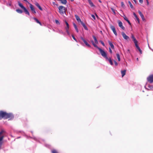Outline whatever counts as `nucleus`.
Instances as JSON below:
<instances>
[{
  "instance_id": "1",
  "label": "nucleus",
  "mask_w": 153,
  "mask_h": 153,
  "mask_svg": "<svg viewBox=\"0 0 153 153\" xmlns=\"http://www.w3.org/2000/svg\"><path fill=\"white\" fill-rule=\"evenodd\" d=\"M13 117V115L11 114L7 113L2 111H0V120L3 118L4 119H7L9 118L12 119Z\"/></svg>"
},
{
  "instance_id": "2",
  "label": "nucleus",
  "mask_w": 153,
  "mask_h": 153,
  "mask_svg": "<svg viewBox=\"0 0 153 153\" xmlns=\"http://www.w3.org/2000/svg\"><path fill=\"white\" fill-rule=\"evenodd\" d=\"M131 38L132 39L134 43L135 46L137 49L139 51L140 53L142 54V51L137 44L138 42L133 34H131Z\"/></svg>"
},
{
  "instance_id": "3",
  "label": "nucleus",
  "mask_w": 153,
  "mask_h": 153,
  "mask_svg": "<svg viewBox=\"0 0 153 153\" xmlns=\"http://www.w3.org/2000/svg\"><path fill=\"white\" fill-rule=\"evenodd\" d=\"M59 12L61 15H63L65 13L66 9L65 7L61 6L58 7Z\"/></svg>"
},
{
  "instance_id": "4",
  "label": "nucleus",
  "mask_w": 153,
  "mask_h": 153,
  "mask_svg": "<svg viewBox=\"0 0 153 153\" xmlns=\"http://www.w3.org/2000/svg\"><path fill=\"white\" fill-rule=\"evenodd\" d=\"M98 50L100 51L102 56L105 58L106 60H108V58L106 53L100 48H98Z\"/></svg>"
},
{
  "instance_id": "5",
  "label": "nucleus",
  "mask_w": 153,
  "mask_h": 153,
  "mask_svg": "<svg viewBox=\"0 0 153 153\" xmlns=\"http://www.w3.org/2000/svg\"><path fill=\"white\" fill-rule=\"evenodd\" d=\"M18 5L22 9L24 10V12L26 14L28 15H30V13L27 10L25 7L19 1L18 2Z\"/></svg>"
},
{
  "instance_id": "6",
  "label": "nucleus",
  "mask_w": 153,
  "mask_h": 153,
  "mask_svg": "<svg viewBox=\"0 0 153 153\" xmlns=\"http://www.w3.org/2000/svg\"><path fill=\"white\" fill-rule=\"evenodd\" d=\"M148 81L150 83L153 82V74L150 75L147 78Z\"/></svg>"
},
{
  "instance_id": "7",
  "label": "nucleus",
  "mask_w": 153,
  "mask_h": 153,
  "mask_svg": "<svg viewBox=\"0 0 153 153\" xmlns=\"http://www.w3.org/2000/svg\"><path fill=\"white\" fill-rule=\"evenodd\" d=\"M119 26L123 30H124L125 27L123 25V23L120 20H119L118 22Z\"/></svg>"
},
{
  "instance_id": "8",
  "label": "nucleus",
  "mask_w": 153,
  "mask_h": 153,
  "mask_svg": "<svg viewBox=\"0 0 153 153\" xmlns=\"http://www.w3.org/2000/svg\"><path fill=\"white\" fill-rule=\"evenodd\" d=\"M30 4V10H31V11L33 13H36V11L35 10V9L34 7L31 4Z\"/></svg>"
},
{
  "instance_id": "9",
  "label": "nucleus",
  "mask_w": 153,
  "mask_h": 153,
  "mask_svg": "<svg viewBox=\"0 0 153 153\" xmlns=\"http://www.w3.org/2000/svg\"><path fill=\"white\" fill-rule=\"evenodd\" d=\"M110 27L111 30L113 31V33H114L115 35L117 36V33L115 30V29L114 27L113 26H111Z\"/></svg>"
},
{
  "instance_id": "10",
  "label": "nucleus",
  "mask_w": 153,
  "mask_h": 153,
  "mask_svg": "<svg viewBox=\"0 0 153 153\" xmlns=\"http://www.w3.org/2000/svg\"><path fill=\"white\" fill-rule=\"evenodd\" d=\"M138 12L140 14V16H141V18L142 19L143 21H145V19L144 17V16L142 13L141 12V11L140 10H139L138 11Z\"/></svg>"
},
{
  "instance_id": "11",
  "label": "nucleus",
  "mask_w": 153,
  "mask_h": 153,
  "mask_svg": "<svg viewBox=\"0 0 153 153\" xmlns=\"http://www.w3.org/2000/svg\"><path fill=\"white\" fill-rule=\"evenodd\" d=\"M122 35L123 37V38L125 39H129V37L127 36L125 33L123 32L122 33Z\"/></svg>"
},
{
  "instance_id": "12",
  "label": "nucleus",
  "mask_w": 153,
  "mask_h": 153,
  "mask_svg": "<svg viewBox=\"0 0 153 153\" xmlns=\"http://www.w3.org/2000/svg\"><path fill=\"white\" fill-rule=\"evenodd\" d=\"M75 17L76 20H77V21L78 22H82V21H81V19H80V18H79V17L77 15H75Z\"/></svg>"
},
{
  "instance_id": "13",
  "label": "nucleus",
  "mask_w": 153,
  "mask_h": 153,
  "mask_svg": "<svg viewBox=\"0 0 153 153\" xmlns=\"http://www.w3.org/2000/svg\"><path fill=\"white\" fill-rule=\"evenodd\" d=\"M108 42L111 48L112 49H114V47L113 44L110 41H108Z\"/></svg>"
},
{
  "instance_id": "14",
  "label": "nucleus",
  "mask_w": 153,
  "mask_h": 153,
  "mask_svg": "<svg viewBox=\"0 0 153 153\" xmlns=\"http://www.w3.org/2000/svg\"><path fill=\"white\" fill-rule=\"evenodd\" d=\"M65 24L66 25V26L65 27V29L66 30H69V24L66 21H65Z\"/></svg>"
},
{
  "instance_id": "15",
  "label": "nucleus",
  "mask_w": 153,
  "mask_h": 153,
  "mask_svg": "<svg viewBox=\"0 0 153 153\" xmlns=\"http://www.w3.org/2000/svg\"><path fill=\"white\" fill-rule=\"evenodd\" d=\"M81 24L83 26V27L85 28V30H87L88 28H87V26H86V25H85V24L82 22H81Z\"/></svg>"
},
{
  "instance_id": "16",
  "label": "nucleus",
  "mask_w": 153,
  "mask_h": 153,
  "mask_svg": "<svg viewBox=\"0 0 153 153\" xmlns=\"http://www.w3.org/2000/svg\"><path fill=\"white\" fill-rule=\"evenodd\" d=\"M33 19L37 23L41 25H42L41 23L36 18H33Z\"/></svg>"
},
{
  "instance_id": "17",
  "label": "nucleus",
  "mask_w": 153,
  "mask_h": 153,
  "mask_svg": "<svg viewBox=\"0 0 153 153\" xmlns=\"http://www.w3.org/2000/svg\"><path fill=\"white\" fill-rule=\"evenodd\" d=\"M126 72V70H124L123 71H121V73L122 74V76L123 77L125 74Z\"/></svg>"
},
{
  "instance_id": "18",
  "label": "nucleus",
  "mask_w": 153,
  "mask_h": 153,
  "mask_svg": "<svg viewBox=\"0 0 153 153\" xmlns=\"http://www.w3.org/2000/svg\"><path fill=\"white\" fill-rule=\"evenodd\" d=\"M36 5L38 7V8L41 10H42V9L41 6H40L39 4L38 3H36Z\"/></svg>"
},
{
  "instance_id": "19",
  "label": "nucleus",
  "mask_w": 153,
  "mask_h": 153,
  "mask_svg": "<svg viewBox=\"0 0 153 153\" xmlns=\"http://www.w3.org/2000/svg\"><path fill=\"white\" fill-rule=\"evenodd\" d=\"M84 42L85 44V45L88 47L89 48L91 47L90 45L86 41V40L84 41Z\"/></svg>"
},
{
  "instance_id": "20",
  "label": "nucleus",
  "mask_w": 153,
  "mask_h": 153,
  "mask_svg": "<svg viewBox=\"0 0 153 153\" xmlns=\"http://www.w3.org/2000/svg\"><path fill=\"white\" fill-rule=\"evenodd\" d=\"M16 11L19 13H23V11L22 10L19 9L16 10Z\"/></svg>"
},
{
  "instance_id": "21",
  "label": "nucleus",
  "mask_w": 153,
  "mask_h": 153,
  "mask_svg": "<svg viewBox=\"0 0 153 153\" xmlns=\"http://www.w3.org/2000/svg\"><path fill=\"white\" fill-rule=\"evenodd\" d=\"M88 1L90 5V6L91 7L94 6V5L93 3H92V2L91 1V0H88Z\"/></svg>"
},
{
  "instance_id": "22",
  "label": "nucleus",
  "mask_w": 153,
  "mask_h": 153,
  "mask_svg": "<svg viewBox=\"0 0 153 153\" xmlns=\"http://www.w3.org/2000/svg\"><path fill=\"white\" fill-rule=\"evenodd\" d=\"M93 37L95 43L96 44H98V41H97L96 37L95 36H93Z\"/></svg>"
},
{
  "instance_id": "23",
  "label": "nucleus",
  "mask_w": 153,
  "mask_h": 153,
  "mask_svg": "<svg viewBox=\"0 0 153 153\" xmlns=\"http://www.w3.org/2000/svg\"><path fill=\"white\" fill-rule=\"evenodd\" d=\"M107 60H108L109 61L111 65H113V62L111 60V59L110 58L109 59L108 58V59Z\"/></svg>"
},
{
  "instance_id": "24",
  "label": "nucleus",
  "mask_w": 153,
  "mask_h": 153,
  "mask_svg": "<svg viewBox=\"0 0 153 153\" xmlns=\"http://www.w3.org/2000/svg\"><path fill=\"white\" fill-rule=\"evenodd\" d=\"M116 56H117V57L118 59V61H120V57L119 54L118 53H117L116 54Z\"/></svg>"
},
{
  "instance_id": "25",
  "label": "nucleus",
  "mask_w": 153,
  "mask_h": 153,
  "mask_svg": "<svg viewBox=\"0 0 153 153\" xmlns=\"http://www.w3.org/2000/svg\"><path fill=\"white\" fill-rule=\"evenodd\" d=\"M128 3L130 5V7L131 8H133V6L132 5V4H131V2L130 1H128Z\"/></svg>"
},
{
  "instance_id": "26",
  "label": "nucleus",
  "mask_w": 153,
  "mask_h": 153,
  "mask_svg": "<svg viewBox=\"0 0 153 153\" xmlns=\"http://www.w3.org/2000/svg\"><path fill=\"white\" fill-rule=\"evenodd\" d=\"M11 3L10 1H9L7 3V4L6 5L8 6H11Z\"/></svg>"
},
{
  "instance_id": "27",
  "label": "nucleus",
  "mask_w": 153,
  "mask_h": 153,
  "mask_svg": "<svg viewBox=\"0 0 153 153\" xmlns=\"http://www.w3.org/2000/svg\"><path fill=\"white\" fill-rule=\"evenodd\" d=\"M93 45H94V46L95 47H96V48H97L98 49V48H99L94 43V42H93Z\"/></svg>"
},
{
  "instance_id": "28",
  "label": "nucleus",
  "mask_w": 153,
  "mask_h": 153,
  "mask_svg": "<svg viewBox=\"0 0 153 153\" xmlns=\"http://www.w3.org/2000/svg\"><path fill=\"white\" fill-rule=\"evenodd\" d=\"M52 153H58L57 151L55 150H53L52 151Z\"/></svg>"
},
{
  "instance_id": "29",
  "label": "nucleus",
  "mask_w": 153,
  "mask_h": 153,
  "mask_svg": "<svg viewBox=\"0 0 153 153\" xmlns=\"http://www.w3.org/2000/svg\"><path fill=\"white\" fill-rule=\"evenodd\" d=\"M55 22L57 24V25H60V23L57 20H55Z\"/></svg>"
},
{
  "instance_id": "30",
  "label": "nucleus",
  "mask_w": 153,
  "mask_h": 153,
  "mask_svg": "<svg viewBox=\"0 0 153 153\" xmlns=\"http://www.w3.org/2000/svg\"><path fill=\"white\" fill-rule=\"evenodd\" d=\"M135 18H136V20L139 23L140 22V21H139V19L138 18V17H137V16L136 15V17H135Z\"/></svg>"
},
{
  "instance_id": "31",
  "label": "nucleus",
  "mask_w": 153,
  "mask_h": 153,
  "mask_svg": "<svg viewBox=\"0 0 153 153\" xmlns=\"http://www.w3.org/2000/svg\"><path fill=\"white\" fill-rule=\"evenodd\" d=\"M111 9L112 11V12H113L114 13V14H116V13H115V10L114 9L112 8H111Z\"/></svg>"
},
{
  "instance_id": "32",
  "label": "nucleus",
  "mask_w": 153,
  "mask_h": 153,
  "mask_svg": "<svg viewBox=\"0 0 153 153\" xmlns=\"http://www.w3.org/2000/svg\"><path fill=\"white\" fill-rule=\"evenodd\" d=\"M124 19L126 20V21H127L128 20V19L125 16H124L123 17Z\"/></svg>"
},
{
  "instance_id": "33",
  "label": "nucleus",
  "mask_w": 153,
  "mask_h": 153,
  "mask_svg": "<svg viewBox=\"0 0 153 153\" xmlns=\"http://www.w3.org/2000/svg\"><path fill=\"white\" fill-rule=\"evenodd\" d=\"M66 30L67 34L69 36L70 35V33L69 31V30Z\"/></svg>"
},
{
  "instance_id": "34",
  "label": "nucleus",
  "mask_w": 153,
  "mask_h": 153,
  "mask_svg": "<svg viewBox=\"0 0 153 153\" xmlns=\"http://www.w3.org/2000/svg\"><path fill=\"white\" fill-rule=\"evenodd\" d=\"M100 42L103 46H105V45L104 42L102 41L101 40L100 41Z\"/></svg>"
},
{
  "instance_id": "35",
  "label": "nucleus",
  "mask_w": 153,
  "mask_h": 153,
  "mask_svg": "<svg viewBox=\"0 0 153 153\" xmlns=\"http://www.w3.org/2000/svg\"><path fill=\"white\" fill-rule=\"evenodd\" d=\"M121 6L122 7H124L125 5L124 4V3L123 2H121Z\"/></svg>"
},
{
  "instance_id": "36",
  "label": "nucleus",
  "mask_w": 153,
  "mask_h": 153,
  "mask_svg": "<svg viewBox=\"0 0 153 153\" xmlns=\"http://www.w3.org/2000/svg\"><path fill=\"white\" fill-rule=\"evenodd\" d=\"M91 17L94 19V20H95L96 18L94 15H91Z\"/></svg>"
},
{
  "instance_id": "37",
  "label": "nucleus",
  "mask_w": 153,
  "mask_h": 153,
  "mask_svg": "<svg viewBox=\"0 0 153 153\" xmlns=\"http://www.w3.org/2000/svg\"><path fill=\"white\" fill-rule=\"evenodd\" d=\"M72 37H73V39L75 40L76 42H77V41H76V39L75 38V37H74V35H72Z\"/></svg>"
},
{
  "instance_id": "38",
  "label": "nucleus",
  "mask_w": 153,
  "mask_h": 153,
  "mask_svg": "<svg viewBox=\"0 0 153 153\" xmlns=\"http://www.w3.org/2000/svg\"><path fill=\"white\" fill-rule=\"evenodd\" d=\"M73 25H74V26L75 29L77 28L76 25L75 23L73 24Z\"/></svg>"
},
{
  "instance_id": "39",
  "label": "nucleus",
  "mask_w": 153,
  "mask_h": 153,
  "mask_svg": "<svg viewBox=\"0 0 153 153\" xmlns=\"http://www.w3.org/2000/svg\"><path fill=\"white\" fill-rule=\"evenodd\" d=\"M109 52H110V53H112V51L111 50V48H109Z\"/></svg>"
},
{
  "instance_id": "40",
  "label": "nucleus",
  "mask_w": 153,
  "mask_h": 153,
  "mask_svg": "<svg viewBox=\"0 0 153 153\" xmlns=\"http://www.w3.org/2000/svg\"><path fill=\"white\" fill-rule=\"evenodd\" d=\"M114 64H115V65L116 66H117L118 65L117 63L115 61H114Z\"/></svg>"
},
{
  "instance_id": "41",
  "label": "nucleus",
  "mask_w": 153,
  "mask_h": 153,
  "mask_svg": "<svg viewBox=\"0 0 153 153\" xmlns=\"http://www.w3.org/2000/svg\"><path fill=\"white\" fill-rule=\"evenodd\" d=\"M81 39L84 42V41L85 40L82 37H80Z\"/></svg>"
},
{
  "instance_id": "42",
  "label": "nucleus",
  "mask_w": 153,
  "mask_h": 153,
  "mask_svg": "<svg viewBox=\"0 0 153 153\" xmlns=\"http://www.w3.org/2000/svg\"><path fill=\"white\" fill-rule=\"evenodd\" d=\"M139 2L141 3H142L143 2V0H139Z\"/></svg>"
},
{
  "instance_id": "43",
  "label": "nucleus",
  "mask_w": 153,
  "mask_h": 153,
  "mask_svg": "<svg viewBox=\"0 0 153 153\" xmlns=\"http://www.w3.org/2000/svg\"><path fill=\"white\" fill-rule=\"evenodd\" d=\"M126 21L128 22V23L130 25L131 24L130 21L128 20H127Z\"/></svg>"
},
{
  "instance_id": "44",
  "label": "nucleus",
  "mask_w": 153,
  "mask_h": 153,
  "mask_svg": "<svg viewBox=\"0 0 153 153\" xmlns=\"http://www.w3.org/2000/svg\"><path fill=\"white\" fill-rule=\"evenodd\" d=\"M75 29L76 30V31L78 33L79 31H78V29L77 28H75Z\"/></svg>"
},
{
  "instance_id": "45",
  "label": "nucleus",
  "mask_w": 153,
  "mask_h": 153,
  "mask_svg": "<svg viewBox=\"0 0 153 153\" xmlns=\"http://www.w3.org/2000/svg\"><path fill=\"white\" fill-rule=\"evenodd\" d=\"M75 29L76 30V31L78 33L79 31H78V29L77 28H75Z\"/></svg>"
},
{
  "instance_id": "46",
  "label": "nucleus",
  "mask_w": 153,
  "mask_h": 153,
  "mask_svg": "<svg viewBox=\"0 0 153 153\" xmlns=\"http://www.w3.org/2000/svg\"><path fill=\"white\" fill-rule=\"evenodd\" d=\"M24 1H26V2L27 3H29V2H28V1H27V0H23Z\"/></svg>"
},
{
  "instance_id": "47",
  "label": "nucleus",
  "mask_w": 153,
  "mask_h": 153,
  "mask_svg": "<svg viewBox=\"0 0 153 153\" xmlns=\"http://www.w3.org/2000/svg\"><path fill=\"white\" fill-rule=\"evenodd\" d=\"M133 15L134 17H136V16L137 15L134 13H133Z\"/></svg>"
},
{
  "instance_id": "48",
  "label": "nucleus",
  "mask_w": 153,
  "mask_h": 153,
  "mask_svg": "<svg viewBox=\"0 0 153 153\" xmlns=\"http://www.w3.org/2000/svg\"><path fill=\"white\" fill-rule=\"evenodd\" d=\"M135 4L137 3V1L136 0H133Z\"/></svg>"
},
{
  "instance_id": "49",
  "label": "nucleus",
  "mask_w": 153,
  "mask_h": 153,
  "mask_svg": "<svg viewBox=\"0 0 153 153\" xmlns=\"http://www.w3.org/2000/svg\"><path fill=\"white\" fill-rule=\"evenodd\" d=\"M147 4L148 5L149 4V2L147 0Z\"/></svg>"
},
{
  "instance_id": "50",
  "label": "nucleus",
  "mask_w": 153,
  "mask_h": 153,
  "mask_svg": "<svg viewBox=\"0 0 153 153\" xmlns=\"http://www.w3.org/2000/svg\"><path fill=\"white\" fill-rule=\"evenodd\" d=\"M91 42H92V43L93 44V42H93V41H91Z\"/></svg>"
},
{
  "instance_id": "51",
  "label": "nucleus",
  "mask_w": 153,
  "mask_h": 153,
  "mask_svg": "<svg viewBox=\"0 0 153 153\" xmlns=\"http://www.w3.org/2000/svg\"><path fill=\"white\" fill-rule=\"evenodd\" d=\"M99 1L100 2H101V1L100 0H99Z\"/></svg>"
},
{
  "instance_id": "52",
  "label": "nucleus",
  "mask_w": 153,
  "mask_h": 153,
  "mask_svg": "<svg viewBox=\"0 0 153 153\" xmlns=\"http://www.w3.org/2000/svg\"><path fill=\"white\" fill-rule=\"evenodd\" d=\"M96 16L97 17H98V16L96 14Z\"/></svg>"
},
{
  "instance_id": "53",
  "label": "nucleus",
  "mask_w": 153,
  "mask_h": 153,
  "mask_svg": "<svg viewBox=\"0 0 153 153\" xmlns=\"http://www.w3.org/2000/svg\"><path fill=\"white\" fill-rule=\"evenodd\" d=\"M71 1H74V0H70Z\"/></svg>"
},
{
  "instance_id": "54",
  "label": "nucleus",
  "mask_w": 153,
  "mask_h": 153,
  "mask_svg": "<svg viewBox=\"0 0 153 153\" xmlns=\"http://www.w3.org/2000/svg\"><path fill=\"white\" fill-rule=\"evenodd\" d=\"M53 4H55V3H54V2H53Z\"/></svg>"
},
{
  "instance_id": "55",
  "label": "nucleus",
  "mask_w": 153,
  "mask_h": 153,
  "mask_svg": "<svg viewBox=\"0 0 153 153\" xmlns=\"http://www.w3.org/2000/svg\"><path fill=\"white\" fill-rule=\"evenodd\" d=\"M137 60H138V58H137Z\"/></svg>"
}]
</instances>
